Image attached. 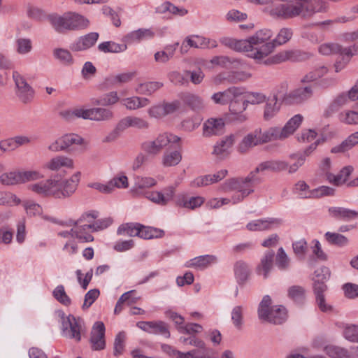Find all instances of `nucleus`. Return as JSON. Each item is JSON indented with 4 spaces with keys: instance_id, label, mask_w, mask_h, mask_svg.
Returning a JSON list of instances; mask_svg holds the SVG:
<instances>
[{
    "instance_id": "1",
    "label": "nucleus",
    "mask_w": 358,
    "mask_h": 358,
    "mask_svg": "<svg viewBox=\"0 0 358 358\" xmlns=\"http://www.w3.org/2000/svg\"><path fill=\"white\" fill-rule=\"evenodd\" d=\"M272 36L269 29H262L248 39L236 40L225 38L222 43L236 51L247 52L248 56L261 60L271 53L274 49L273 43L267 42Z\"/></svg>"
},
{
    "instance_id": "2",
    "label": "nucleus",
    "mask_w": 358,
    "mask_h": 358,
    "mask_svg": "<svg viewBox=\"0 0 358 358\" xmlns=\"http://www.w3.org/2000/svg\"><path fill=\"white\" fill-rule=\"evenodd\" d=\"M80 172H76L69 179H48L29 185V189L43 196L57 199L66 198L73 194L80 181Z\"/></svg>"
},
{
    "instance_id": "3",
    "label": "nucleus",
    "mask_w": 358,
    "mask_h": 358,
    "mask_svg": "<svg viewBox=\"0 0 358 358\" xmlns=\"http://www.w3.org/2000/svg\"><path fill=\"white\" fill-rule=\"evenodd\" d=\"M296 1V3H280L273 6L269 10L270 15L281 20H289L296 17L308 19L316 13L311 0Z\"/></svg>"
},
{
    "instance_id": "4",
    "label": "nucleus",
    "mask_w": 358,
    "mask_h": 358,
    "mask_svg": "<svg viewBox=\"0 0 358 358\" xmlns=\"http://www.w3.org/2000/svg\"><path fill=\"white\" fill-rule=\"evenodd\" d=\"M97 217L95 211L85 213L76 221H70V225L73 226L70 233L71 236L78 240L79 243H88L94 241L91 231H98L101 227L94 220Z\"/></svg>"
},
{
    "instance_id": "5",
    "label": "nucleus",
    "mask_w": 358,
    "mask_h": 358,
    "mask_svg": "<svg viewBox=\"0 0 358 358\" xmlns=\"http://www.w3.org/2000/svg\"><path fill=\"white\" fill-rule=\"evenodd\" d=\"M48 20L52 27L59 33L84 29L90 24V21L84 16L70 12L65 13L62 15H50Z\"/></svg>"
},
{
    "instance_id": "6",
    "label": "nucleus",
    "mask_w": 358,
    "mask_h": 358,
    "mask_svg": "<svg viewBox=\"0 0 358 358\" xmlns=\"http://www.w3.org/2000/svg\"><path fill=\"white\" fill-rule=\"evenodd\" d=\"M271 299L269 296L263 297L258 308V317L260 320L275 324H280L287 319L285 308L280 306L271 307Z\"/></svg>"
},
{
    "instance_id": "7",
    "label": "nucleus",
    "mask_w": 358,
    "mask_h": 358,
    "mask_svg": "<svg viewBox=\"0 0 358 358\" xmlns=\"http://www.w3.org/2000/svg\"><path fill=\"white\" fill-rule=\"evenodd\" d=\"M259 182V179L255 175V172H250L245 178H232L224 184L226 190H237L241 194L237 198H234V203L243 200L245 196L252 193L253 187Z\"/></svg>"
},
{
    "instance_id": "8",
    "label": "nucleus",
    "mask_w": 358,
    "mask_h": 358,
    "mask_svg": "<svg viewBox=\"0 0 358 358\" xmlns=\"http://www.w3.org/2000/svg\"><path fill=\"white\" fill-rule=\"evenodd\" d=\"M181 138L170 132H163L157 135L153 140L143 142L142 150L149 156H156L169 145L180 142Z\"/></svg>"
},
{
    "instance_id": "9",
    "label": "nucleus",
    "mask_w": 358,
    "mask_h": 358,
    "mask_svg": "<svg viewBox=\"0 0 358 358\" xmlns=\"http://www.w3.org/2000/svg\"><path fill=\"white\" fill-rule=\"evenodd\" d=\"M312 57L310 52L299 50H289L278 52L272 57L264 61V64H279L285 61L301 62L308 59Z\"/></svg>"
},
{
    "instance_id": "10",
    "label": "nucleus",
    "mask_w": 358,
    "mask_h": 358,
    "mask_svg": "<svg viewBox=\"0 0 358 358\" xmlns=\"http://www.w3.org/2000/svg\"><path fill=\"white\" fill-rule=\"evenodd\" d=\"M243 94H238L236 98L231 99L229 102V114L228 116L231 122L236 123L245 122L248 117L244 113L248 105L245 99L241 98Z\"/></svg>"
},
{
    "instance_id": "11",
    "label": "nucleus",
    "mask_w": 358,
    "mask_h": 358,
    "mask_svg": "<svg viewBox=\"0 0 358 358\" xmlns=\"http://www.w3.org/2000/svg\"><path fill=\"white\" fill-rule=\"evenodd\" d=\"M180 107V103L179 101L176 100L171 102L163 101L151 106L147 112L151 118L162 119L178 110Z\"/></svg>"
},
{
    "instance_id": "12",
    "label": "nucleus",
    "mask_w": 358,
    "mask_h": 358,
    "mask_svg": "<svg viewBox=\"0 0 358 358\" xmlns=\"http://www.w3.org/2000/svg\"><path fill=\"white\" fill-rule=\"evenodd\" d=\"M296 191L301 198H319L324 196H331L334 194L335 189L327 186H321L312 190H308L309 186L304 181H299L296 184Z\"/></svg>"
},
{
    "instance_id": "13",
    "label": "nucleus",
    "mask_w": 358,
    "mask_h": 358,
    "mask_svg": "<svg viewBox=\"0 0 358 358\" xmlns=\"http://www.w3.org/2000/svg\"><path fill=\"white\" fill-rule=\"evenodd\" d=\"M62 330L64 336L74 338L77 341H80L81 321L77 320L74 316L69 315L68 317H62Z\"/></svg>"
},
{
    "instance_id": "14",
    "label": "nucleus",
    "mask_w": 358,
    "mask_h": 358,
    "mask_svg": "<svg viewBox=\"0 0 358 358\" xmlns=\"http://www.w3.org/2000/svg\"><path fill=\"white\" fill-rule=\"evenodd\" d=\"M235 142V136L230 134L217 141L213 145L212 155L217 160H224L231 154V148Z\"/></svg>"
},
{
    "instance_id": "15",
    "label": "nucleus",
    "mask_w": 358,
    "mask_h": 358,
    "mask_svg": "<svg viewBox=\"0 0 358 358\" xmlns=\"http://www.w3.org/2000/svg\"><path fill=\"white\" fill-rule=\"evenodd\" d=\"M13 78L17 88L16 94L20 100L24 103L31 101L34 92L26 79L17 71H13Z\"/></svg>"
},
{
    "instance_id": "16",
    "label": "nucleus",
    "mask_w": 358,
    "mask_h": 358,
    "mask_svg": "<svg viewBox=\"0 0 358 358\" xmlns=\"http://www.w3.org/2000/svg\"><path fill=\"white\" fill-rule=\"evenodd\" d=\"M176 187L169 185L160 191L148 192L145 197L152 203L161 206H167L173 201L176 194Z\"/></svg>"
},
{
    "instance_id": "17",
    "label": "nucleus",
    "mask_w": 358,
    "mask_h": 358,
    "mask_svg": "<svg viewBox=\"0 0 358 358\" xmlns=\"http://www.w3.org/2000/svg\"><path fill=\"white\" fill-rule=\"evenodd\" d=\"M83 142V139L76 134H65L55 141L49 146L48 150L52 152L63 151L73 145H80Z\"/></svg>"
},
{
    "instance_id": "18",
    "label": "nucleus",
    "mask_w": 358,
    "mask_h": 358,
    "mask_svg": "<svg viewBox=\"0 0 358 358\" xmlns=\"http://www.w3.org/2000/svg\"><path fill=\"white\" fill-rule=\"evenodd\" d=\"M136 326L149 334H159L169 338L171 336L169 326L163 321H141Z\"/></svg>"
},
{
    "instance_id": "19",
    "label": "nucleus",
    "mask_w": 358,
    "mask_h": 358,
    "mask_svg": "<svg viewBox=\"0 0 358 358\" xmlns=\"http://www.w3.org/2000/svg\"><path fill=\"white\" fill-rule=\"evenodd\" d=\"M261 128H257L248 134L239 143L237 150L241 153H246L256 145H262Z\"/></svg>"
},
{
    "instance_id": "20",
    "label": "nucleus",
    "mask_w": 358,
    "mask_h": 358,
    "mask_svg": "<svg viewBox=\"0 0 358 358\" xmlns=\"http://www.w3.org/2000/svg\"><path fill=\"white\" fill-rule=\"evenodd\" d=\"M90 343L94 350H101L105 348V326L102 322L94 323L91 331Z\"/></svg>"
},
{
    "instance_id": "21",
    "label": "nucleus",
    "mask_w": 358,
    "mask_h": 358,
    "mask_svg": "<svg viewBox=\"0 0 358 358\" xmlns=\"http://www.w3.org/2000/svg\"><path fill=\"white\" fill-rule=\"evenodd\" d=\"M313 94L310 87L296 89L284 96V101L287 104H297L309 99Z\"/></svg>"
},
{
    "instance_id": "22",
    "label": "nucleus",
    "mask_w": 358,
    "mask_h": 358,
    "mask_svg": "<svg viewBox=\"0 0 358 358\" xmlns=\"http://www.w3.org/2000/svg\"><path fill=\"white\" fill-rule=\"evenodd\" d=\"M282 220L279 218H267L265 220H256L249 222L246 227L249 231H257L269 230L281 225Z\"/></svg>"
},
{
    "instance_id": "23",
    "label": "nucleus",
    "mask_w": 358,
    "mask_h": 358,
    "mask_svg": "<svg viewBox=\"0 0 358 358\" xmlns=\"http://www.w3.org/2000/svg\"><path fill=\"white\" fill-rule=\"evenodd\" d=\"M241 88L232 87L223 92L215 93L211 96L212 100L216 104L226 105L229 103L231 99L236 98L238 94H243Z\"/></svg>"
},
{
    "instance_id": "24",
    "label": "nucleus",
    "mask_w": 358,
    "mask_h": 358,
    "mask_svg": "<svg viewBox=\"0 0 358 358\" xmlns=\"http://www.w3.org/2000/svg\"><path fill=\"white\" fill-rule=\"evenodd\" d=\"M224 127V122L222 118H209L203 125V136L210 137L219 135L222 133Z\"/></svg>"
},
{
    "instance_id": "25",
    "label": "nucleus",
    "mask_w": 358,
    "mask_h": 358,
    "mask_svg": "<svg viewBox=\"0 0 358 358\" xmlns=\"http://www.w3.org/2000/svg\"><path fill=\"white\" fill-rule=\"evenodd\" d=\"M44 167L52 171H57L62 168H74L73 160L64 155H59L52 158L44 165Z\"/></svg>"
},
{
    "instance_id": "26",
    "label": "nucleus",
    "mask_w": 358,
    "mask_h": 358,
    "mask_svg": "<svg viewBox=\"0 0 358 358\" xmlns=\"http://www.w3.org/2000/svg\"><path fill=\"white\" fill-rule=\"evenodd\" d=\"M99 38V34L96 32H91L83 36L80 37L77 41L71 45L73 51L85 50L93 46Z\"/></svg>"
},
{
    "instance_id": "27",
    "label": "nucleus",
    "mask_w": 358,
    "mask_h": 358,
    "mask_svg": "<svg viewBox=\"0 0 358 358\" xmlns=\"http://www.w3.org/2000/svg\"><path fill=\"white\" fill-rule=\"evenodd\" d=\"M315 275L317 278L314 280L313 290L315 297L324 296L323 293L327 290V285L324 280H326L329 275V269L326 267L320 268L315 271Z\"/></svg>"
},
{
    "instance_id": "28",
    "label": "nucleus",
    "mask_w": 358,
    "mask_h": 358,
    "mask_svg": "<svg viewBox=\"0 0 358 358\" xmlns=\"http://www.w3.org/2000/svg\"><path fill=\"white\" fill-rule=\"evenodd\" d=\"M350 101L348 99L345 93L338 94L324 110V116L329 117L338 112L341 108L347 106Z\"/></svg>"
},
{
    "instance_id": "29",
    "label": "nucleus",
    "mask_w": 358,
    "mask_h": 358,
    "mask_svg": "<svg viewBox=\"0 0 358 358\" xmlns=\"http://www.w3.org/2000/svg\"><path fill=\"white\" fill-rule=\"evenodd\" d=\"M217 257L214 255H202L190 259L185 263V266L187 268H194L199 270H203L215 263Z\"/></svg>"
},
{
    "instance_id": "30",
    "label": "nucleus",
    "mask_w": 358,
    "mask_h": 358,
    "mask_svg": "<svg viewBox=\"0 0 358 358\" xmlns=\"http://www.w3.org/2000/svg\"><path fill=\"white\" fill-rule=\"evenodd\" d=\"M154 36L155 32L151 29H138L127 34L124 40L127 43H132L142 40L150 39Z\"/></svg>"
},
{
    "instance_id": "31",
    "label": "nucleus",
    "mask_w": 358,
    "mask_h": 358,
    "mask_svg": "<svg viewBox=\"0 0 358 358\" xmlns=\"http://www.w3.org/2000/svg\"><path fill=\"white\" fill-rule=\"evenodd\" d=\"M330 215L336 219L350 221L358 217V212L343 207H331L329 208Z\"/></svg>"
},
{
    "instance_id": "32",
    "label": "nucleus",
    "mask_w": 358,
    "mask_h": 358,
    "mask_svg": "<svg viewBox=\"0 0 358 358\" xmlns=\"http://www.w3.org/2000/svg\"><path fill=\"white\" fill-rule=\"evenodd\" d=\"M121 103L127 109L134 110L148 106L150 104V100L146 97L134 96L122 99Z\"/></svg>"
},
{
    "instance_id": "33",
    "label": "nucleus",
    "mask_w": 358,
    "mask_h": 358,
    "mask_svg": "<svg viewBox=\"0 0 358 358\" xmlns=\"http://www.w3.org/2000/svg\"><path fill=\"white\" fill-rule=\"evenodd\" d=\"M204 202V199L201 196H192L187 198L185 194H180L178 196L176 201L177 206L194 210L200 207Z\"/></svg>"
},
{
    "instance_id": "34",
    "label": "nucleus",
    "mask_w": 358,
    "mask_h": 358,
    "mask_svg": "<svg viewBox=\"0 0 358 358\" xmlns=\"http://www.w3.org/2000/svg\"><path fill=\"white\" fill-rule=\"evenodd\" d=\"M261 137L263 144L273 141H283L286 139L282 129L278 127H270L264 131H262L261 129Z\"/></svg>"
},
{
    "instance_id": "35",
    "label": "nucleus",
    "mask_w": 358,
    "mask_h": 358,
    "mask_svg": "<svg viewBox=\"0 0 358 358\" xmlns=\"http://www.w3.org/2000/svg\"><path fill=\"white\" fill-rule=\"evenodd\" d=\"M274 257L273 251H268L262 258L259 265L257 267V272L259 275H263L266 278L273 266V260Z\"/></svg>"
},
{
    "instance_id": "36",
    "label": "nucleus",
    "mask_w": 358,
    "mask_h": 358,
    "mask_svg": "<svg viewBox=\"0 0 358 358\" xmlns=\"http://www.w3.org/2000/svg\"><path fill=\"white\" fill-rule=\"evenodd\" d=\"M236 279L238 284H244L249 278L250 270L248 264L243 261H238L234 267Z\"/></svg>"
},
{
    "instance_id": "37",
    "label": "nucleus",
    "mask_w": 358,
    "mask_h": 358,
    "mask_svg": "<svg viewBox=\"0 0 358 358\" xmlns=\"http://www.w3.org/2000/svg\"><path fill=\"white\" fill-rule=\"evenodd\" d=\"M164 86L163 83L149 81L139 83L136 87V92L140 94L151 96Z\"/></svg>"
},
{
    "instance_id": "38",
    "label": "nucleus",
    "mask_w": 358,
    "mask_h": 358,
    "mask_svg": "<svg viewBox=\"0 0 358 358\" xmlns=\"http://www.w3.org/2000/svg\"><path fill=\"white\" fill-rule=\"evenodd\" d=\"M353 171V167L351 166H348L343 168L339 173L337 175H334L330 173H327V179L330 182L334 183L336 185H340L346 182L349 176Z\"/></svg>"
},
{
    "instance_id": "39",
    "label": "nucleus",
    "mask_w": 358,
    "mask_h": 358,
    "mask_svg": "<svg viewBox=\"0 0 358 358\" xmlns=\"http://www.w3.org/2000/svg\"><path fill=\"white\" fill-rule=\"evenodd\" d=\"M358 144V131H356L350 135L345 141H343L340 145L334 147L331 149V152H345L354 146Z\"/></svg>"
},
{
    "instance_id": "40",
    "label": "nucleus",
    "mask_w": 358,
    "mask_h": 358,
    "mask_svg": "<svg viewBox=\"0 0 358 358\" xmlns=\"http://www.w3.org/2000/svg\"><path fill=\"white\" fill-rule=\"evenodd\" d=\"M182 101L193 110H200L203 108V99L196 94L186 92L180 96Z\"/></svg>"
},
{
    "instance_id": "41",
    "label": "nucleus",
    "mask_w": 358,
    "mask_h": 358,
    "mask_svg": "<svg viewBox=\"0 0 358 358\" xmlns=\"http://www.w3.org/2000/svg\"><path fill=\"white\" fill-rule=\"evenodd\" d=\"M287 296L294 302L302 304L306 299V290L303 286L293 285L288 288Z\"/></svg>"
},
{
    "instance_id": "42",
    "label": "nucleus",
    "mask_w": 358,
    "mask_h": 358,
    "mask_svg": "<svg viewBox=\"0 0 358 358\" xmlns=\"http://www.w3.org/2000/svg\"><path fill=\"white\" fill-rule=\"evenodd\" d=\"M303 116L298 114L289 119L285 126L281 128L286 138L292 135L299 127L303 121Z\"/></svg>"
},
{
    "instance_id": "43",
    "label": "nucleus",
    "mask_w": 358,
    "mask_h": 358,
    "mask_svg": "<svg viewBox=\"0 0 358 358\" xmlns=\"http://www.w3.org/2000/svg\"><path fill=\"white\" fill-rule=\"evenodd\" d=\"M280 110V105L278 103V99L276 96H273L272 99H268L264 113V117L266 120H270Z\"/></svg>"
},
{
    "instance_id": "44",
    "label": "nucleus",
    "mask_w": 358,
    "mask_h": 358,
    "mask_svg": "<svg viewBox=\"0 0 358 358\" xmlns=\"http://www.w3.org/2000/svg\"><path fill=\"white\" fill-rule=\"evenodd\" d=\"M136 76V71L124 72L107 78L109 84L120 85L130 82Z\"/></svg>"
},
{
    "instance_id": "45",
    "label": "nucleus",
    "mask_w": 358,
    "mask_h": 358,
    "mask_svg": "<svg viewBox=\"0 0 358 358\" xmlns=\"http://www.w3.org/2000/svg\"><path fill=\"white\" fill-rule=\"evenodd\" d=\"M0 183L6 186L20 184V171L5 172L0 176Z\"/></svg>"
},
{
    "instance_id": "46",
    "label": "nucleus",
    "mask_w": 358,
    "mask_h": 358,
    "mask_svg": "<svg viewBox=\"0 0 358 358\" xmlns=\"http://www.w3.org/2000/svg\"><path fill=\"white\" fill-rule=\"evenodd\" d=\"M114 117V113L106 108H93V121L108 122Z\"/></svg>"
},
{
    "instance_id": "47",
    "label": "nucleus",
    "mask_w": 358,
    "mask_h": 358,
    "mask_svg": "<svg viewBox=\"0 0 358 358\" xmlns=\"http://www.w3.org/2000/svg\"><path fill=\"white\" fill-rule=\"evenodd\" d=\"M324 350L331 358H353L347 349L339 346L329 345Z\"/></svg>"
},
{
    "instance_id": "48",
    "label": "nucleus",
    "mask_w": 358,
    "mask_h": 358,
    "mask_svg": "<svg viewBox=\"0 0 358 358\" xmlns=\"http://www.w3.org/2000/svg\"><path fill=\"white\" fill-rule=\"evenodd\" d=\"M182 160V155L179 151L166 152L162 157L164 166L169 167L178 165Z\"/></svg>"
},
{
    "instance_id": "49",
    "label": "nucleus",
    "mask_w": 358,
    "mask_h": 358,
    "mask_svg": "<svg viewBox=\"0 0 358 358\" xmlns=\"http://www.w3.org/2000/svg\"><path fill=\"white\" fill-rule=\"evenodd\" d=\"M342 47L336 43H325L321 44L318 48V52L324 56H330L336 54L342 55Z\"/></svg>"
},
{
    "instance_id": "50",
    "label": "nucleus",
    "mask_w": 358,
    "mask_h": 358,
    "mask_svg": "<svg viewBox=\"0 0 358 358\" xmlns=\"http://www.w3.org/2000/svg\"><path fill=\"white\" fill-rule=\"evenodd\" d=\"M126 44H118L112 41H107L101 43L99 45L98 48L100 51L103 52H121L127 49Z\"/></svg>"
},
{
    "instance_id": "51",
    "label": "nucleus",
    "mask_w": 358,
    "mask_h": 358,
    "mask_svg": "<svg viewBox=\"0 0 358 358\" xmlns=\"http://www.w3.org/2000/svg\"><path fill=\"white\" fill-rule=\"evenodd\" d=\"M329 72V69L324 66L321 65L316 67L313 71L307 73L303 78L302 82H313L321 78Z\"/></svg>"
},
{
    "instance_id": "52",
    "label": "nucleus",
    "mask_w": 358,
    "mask_h": 358,
    "mask_svg": "<svg viewBox=\"0 0 358 358\" xmlns=\"http://www.w3.org/2000/svg\"><path fill=\"white\" fill-rule=\"evenodd\" d=\"M52 295L58 302L65 306H69L71 304V299L67 295L64 287L62 285L54 289Z\"/></svg>"
},
{
    "instance_id": "53",
    "label": "nucleus",
    "mask_w": 358,
    "mask_h": 358,
    "mask_svg": "<svg viewBox=\"0 0 358 358\" xmlns=\"http://www.w3.org/2000/svg\"><path fill=\"white\" fill-rule=\"evenodd\" d=\"M140 224L127 223L122 224L117 229V234L129 236H138L139 233Z\"/></svg>"
},
{
    "instance_id": "54",
    "label": "nucleus",
    "mask_w": 358,
    "mask_h": 358,
    "mask_svg": "<svg viewBox=\"0 0 358 358\" xmlns=\"http://www.w3.org/2000/svg\"><path fill=\"white\" fill-rule=\"evenodd\" d=\"M340 122L347 124H358V112L346 110L338 115Z\"/></svg>"
},
{
    "instance_id": "55",
    "label": "nucleus",
    "mask_w": 358,
    "mask_h": 358,
    "mask_svg": "<svg viewBox=\"0 0 358 358\" xmlns=\"http://www.w3.org/2000/svg\"><path fill=\"white\" fill-rule=\"evenodd\" d=\"M53 55L56 59L64 65L70 66L73 63L72 55L67 50L57 48L54 50Z\"/></svg>"
},
{
    "instance_id": "56",
    "label": "nucleus",
    "mask_w": 358,
    "mask_h": 358,
    "mask_svg": "<svg viewBox=\"0 0 358 358\" xmlns=\"http://www.w3.org/2000/svg\"><path fill=\"white\" fill-rule=\"evenodd\" d=\"M157 181L155 178L151 177H141L137 178L135 182L134 187L132 189L134 192H137L138 189L149 188L155 186Z\"/></svg>"
},
{
    "instance_id": "57",
    "label": "nucleus",
    "mask_w": 358,
    "mask_h": 358,
    "mask_svg": "<svg viewBox=\"0 0 358 358\" xmlns=\"http://www.w3.org/2000/svg\"><path fill=\"white\" fill-rule=\"evenodd\" d=\"M119 100L120 98L117 93L116 92H110L97 99L96 104L103 106H112L117 103Z\"/></svg>"
},
{
    "instance_id": "58",
    "label": "nucleus",
    "mask_w": 358,
    "mask_h": 358,
    "mask_svg": "<svg viewBox=\"0 0 358 358\" xmlns=\"http://www.w3.org/2000/svg\"><path fill=\"white\" fill-rule=\"evenodd\" d=\"M185 42L189 47L195 48H205L208 46L209 43V41L207 38L199 36L187 37Z\"/></svg>"
},
{
    "instance_id": "59",
    "label": "nucleus",
    "mask_w": 358,
    "mask_h": 358,
    "mask_svg": "<svg viewBox=\"0 0 358 358\" xmlns=\"http://www.w3.org/2000/svg\"><path fill=\"white\" fill-rule=\"evenodd\" d=\"M325 238L329 243L338 246H344L348 243V239L343 235L338 233L328 231L325 234Z\"/></svg>"
},
{
    "instance_id": "60",
    "label": "nucleus",
    "mask_w": 358,
    "mask_h": 358,
    "mask_svg": "<svg viewBox=\"0 0 358 358\" xmlns=\"http://www.w3.org/2000/svg\"><path fill=\"white\" fill-rule=\"evenodd\" d=\"M126 334L121 331L115 336L113 344V355L117 357L122 354L124 350Z\"/></svg>"
},
{
    "instance_id": "61",
    "label": "nucleus",
    "mask_w": 358,
    "mask_h": 358,
    "mask_svg": "<svg viewBox=\"0 0 358 358\" xmlns=\"http://www.w3.org/2000/svg\"><path fill=\"white\" fill-rule=\"evenodd\" d=\"M293 36V30L289 27L282 28L277 34L273 43L282 45L288 42Z\"/></svg>"
},
{
    "instance_id": "62",
    "label": "nucleus",
    "mask_w": 358,
    "mask_h": 358,
    "mask_svg": "<svg viewBox=\"0 0 358 358\" xmlns=\"http://www.w3.org/2000/svg\"><path fill=\"white\" fill-rule=\"evenodd\" d=\"M21 200L10 192H0V205H18Z\"/></svg>"
},
{
    "instance_id": "63",
    "label": "nucleus",
    "mask_w": 358,
    "mask_h": 358,
    "mask_svg": "<svg viewBox=\"0 0 358 358\" xmlns=\"http://www.w3.org/2000/svg\"><path fill=\"white\" fill-rule=\"evenodd\" d=\"M343 336L350 342L358 343V325L348 324L343 330Z\"/></svg>"
},
{
    "instance_id": "64",
    "label": "nucleus",
    "mask_w": 358,
    "mask_h": 358,
    "mask_svg": "<svg viewBox=\"0 0 358 358\" xmlns=\"http://www.w3.org/2000/svg\"><path fill=\"white\" fill-rule=\"evenodd\" d=\"M23 206L27 214L29 216H36L42 213L41 206L34 201H24L23 202Z\"/></svg>"
}]
</instances>
